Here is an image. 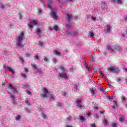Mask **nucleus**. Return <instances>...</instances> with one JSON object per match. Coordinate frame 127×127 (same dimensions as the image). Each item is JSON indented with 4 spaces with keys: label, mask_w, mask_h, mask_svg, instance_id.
Wrapping results in <instances>:
<instances>
[{
    "label": "nucleus",
    "mask_w": 127,
    "mask_h": 127,
    "mask_svg": "<svg viewBox=\"0 0 127 127\" xmlns=\"http://www.w3.org/2000/svg\"><path fill=\"white\" fill-rule=\"evenodd\" d=\"M68 1H74V0H65V2H68Z\"/></svg>",
    "instance_id": "8fccbe9b"
},
{
    "label": "nucleus",
    "mask_w": 127,
    "mask_h": 127,
    "mask_svg": "<svg viewBox=\"0 0 127 127\" xmlns=\"http://www.w3.org/2000/svg\"><path fill=\"white\" fill-rule=\"evenodd\" d=\"M65 127H73L72 125H67Z\"/></svg>",
    "instance_id": "e2e57ef3"
},
{
    "label": "nucleus",
    "mask_w": 127,
    "mask_h": 127,
    "mask_svg": "<svg viewBox=\"0 0 127 127\" xmlns=\"http://www.w3.org/2000/svg\"><path fill=\"white\" fill-rule=\"evenodd\" d=\"M22 87H27V85H26L25 84H22Z\"/></svg>",
    "instance_id": "6e6d98bb"
},
{
    "label": "nucleus",
    "mask_w": 127,
    "mask_h": 127,
    "mask_svg": "<svg viewBox=\"0 0 127 127\" xmlns=\"http://www.w3.org/2000/svg\"><path fill=\"white\" fill-rule=\"evenodd\" d=\"M77 35H78V33L75 32H71V36H77Z\"/></svg>",
    "instance_id": "5701e85b"
},
{
    "label": "nucleus",
    "mask_w": 127,
    "mask_h": 127,
    "mask_svg": "<svg viewBox=\"0 0 127 127\" xmlns=\"http://www.w3.org/2000/svg\"><path fill=\"white\" fill-rule=\"evenodd\" d=\"M117 2L119 4H122L123 3V0H117Z\"/></svg>",
    "instance_id": "393cba45"
},
{
    "label": "nucleus",
    "mask_w": 127,
    "mask_h": 127,
    "mask_svg": "<svg viewBox=\"0 0 127 127\" xmlns=\"http://www.w3.org/2000/svg\"><path fill=\"white\" fill-rule=\"evenodd\" d=\"M107 30H106V32L108 33L111 31V29H112V27L110 25H107Z\"/></svg>",
    "instance_id": "4468645a"
},
{
    "label": "nucleus",
    "mask_w": 127,
    "mask_h": 127,
    "mask_svg": "<svg viewBox=\"0 0 127 127\" xmlns=\"http://www.w3.org/2000/svg\"><path fill=\"white\" fill-rule=\"evenodd\" d=\"M44 60L45 62H48V59H47V58H45V59H44Z\"/></svg>",
    "instance_id": "5fc2aeb1"
},
{
    "label": "nucleus",
    "mask_w": 127,
    "mask_h": 127,
    "mask_svg": "<svg viewBox=\"0 0 127 127\" xmlns=\"http://www.w3.org/2000/svg\"><path fill=\"white\" fill-rule=\"evenodd\" d=\"M103 123L105 124V125H108V121L106 120H103Z\"/></svg>",
    "instance_id": "58836bf2"
},
{
    "label": "nucleus",
    "mask_w": 127,
    "mask_h": 127,
    "mask_svg": "<svg viewBox=\"0 0 127 127\" xmlns=\"http://www.w3.org/2000/svg\"><path fill=\"white\" fill-rule=\"evenodd\" d=\"M108 71H109V72H114V71H116L117 70V68L116 67H109L108 68H107Z\"/></svg>",
    "instance_id": "1a4fd4ad"
},
{
    "label": "nucleus",
    "mask_w": 127,
    "mask_h": 127,
    "mask_svg": "<svg viewBox=\"0 0 127 127\" xmlns=\"http://www.w3.org/2000/svg\"><path fill=\"white\" fill-rule=\"evenodd\" d=\"M38 13H41V12H42V10L40 9H38Z\"/></svg>",
    "instance_id": "a18cd8bd"
},
{
    "label": "nucleus",
    "mask_w": 127,
    "mask_h": 127,
    "mask_svg": "<svg viewBox=\"0 0 127 127\" xmlns=\"http://www.w3.org/2000/svg\"><path fill=\"white\" fill-rule=\"evenodd\" d=\"M25 102L27 105H28V106H30V102H29V101L26 100Z\"/></svg>",
    "instance_id": "473e14b6"
},
{
    "label": "nucleus",
    "mask_w": 127,
    "mask_h": 127,
    "mask_svg": "<svg viewBox=\"0 0 127 127\" xmlns=\"http://www.w3.org/2000/svg\"><path fill=\"white\" fill-rule=\"evenodd\" d=\"M9 88L10 89V90H11V89H13L12 85L11 84H9Z\"/></svg>",
    "instance_id": "09e8293b"
},
{
    "label": "nucleus",
    "mask_w": 127,
    "mask_h": 127,
    "mask_svg": "<svg viewBox=\"0 0 127 127\" xmlns=\"http://www.w3.org/2000/svg\"><path fill=\"white\" fill-rule=\"evenodd\" d=\"M42 118L43 119H46V115L44 114H42Z\"/></svg>",
    "instance_id": "79ce46f5"
},
{
    "label": "nucleus",
    "mask_w": 127,
    "mask_h": 127,
    "mask_svg": "<svg viewBox=\"0 0 127 127\" xmlns=\"http://www.w3.org/2000/svg\"><path fill=\"white\" fill-rule=\"evenodd\" d=\"M26 92V93H27V94H28V95H30L31 96V93H30V92H29V91L27 90Z\"/></svg>",
    "instance_id": "603ef678"
},
{
    "label": "nucleus",
    "mask_w": 127,
    "mask_h": 127,
    "mask_svg": "<svg viewBox=\"0 0 127 127\" xmlns=\"http://www.w3.org/2000/svg\"><path fill=\"white\" fill-rule=\"evenodd\" d=\"M112 127H118V125L116 123H112L111 124Z\"/></svg>",
    "instance_id": "c756f323"
},
{
    "label": "nucleus",
    "mask_w": 127,
    "mask_h": 127,
    "mask_svg": "<svg viewBox=\"0 0 127 127\" xmlns=\"http://www.w3.org/2000/svg\"><path fill=\"white\" fill-rule=\"evenodd\" d=\"M19 60H20V62H24V60H23V59H22V58H20Z\"/></svg>",
    "instance_id": "3c124183"
},
{
    "label": "nucleus",
    "mask_w": 127,
    "mask_h": 127,
    "mask_svg": "<svg viewBox=\"0 0 127 127\" xmlns=\"http://www.w3.org/2000/svg\"><path fill=\"white\" fill-rule=\"evenodd\" d=\"M105 49H108V50H109L110 52H115V50L112 48V47H111V46H110L109 45H107L106 46Z\"/></svg>",
    "instance_id": "0eeeda50"
},
{
    "label": "nucleus",
    "mask_w": 127,
    "mask_h": 127,
    "mask_svg": "<svg viewBox=\"0 0 127 127\" xmlns=\"http://www.w3.org/2000/svg\"><path fill=\"white\" fill-rule=\"evenodd\" d=\"M31 66L34 70H37V67L35 64H31Z\"/></svg>",
    "instance_id": "aec40b11"
},
{
    "label": "nucleus",
    "mask_w": 127,
    "mask_h": 127,
    "mask_svg": "<svg viewBox=\"0 0 127 127\" xmlns=\"http://www.w3.org/2000/svg\"><path fill=\"white\" fill-rule=\"evenodd\" d=\"M48 8L52 9V1H51V0H48Z\"/></svg>",
    "instance_id": "9b49d317"
},
{
    "label": "nucleus",
    "mask_w": 127,
    "mask_h": 127,
    "mask_svg": "<svg viewBox=\"0 0 127 127\" xmlns=\"http://www.w3.org/2000/svg\"><path fill=\"white\" fill-rule=\"evenodd\" d=\"M57 106H59V107H62V104L58 103H57Z\"/></svg>",
    "instance_id": "37998d69"
},
{
    "label": "nucleus",
    "mask_w": 127,
    "mask_h": 127,
    "mask_svg": "<svg viewBox=\"0 0 127 127\" xmlns=\"http://www.w3.org/2000/svg\"><path fill=\"white\" fill-rule=\"evenodd\" d=\"M100 114H102V115L105 114V111H100Z\"/></svg>",
    "instance_id": "13d9d810"
},
{
    "label": "nucleus",
    "mask_w": 127,
    "mask_h": 127,
    "mask_svg": "<svg viewBox=\"0 0 127 127\" xmlns=\"http://www.w3.org/2000/svg\"><path fill=\"white\" fill-rule=\"evenodd\" d=\"M54 53L55 54H56V55H61V53H60V52L57 51V50H55L54 52Z\"/></svg>",
    "instance_id": "6ab92c4d"
},
{
    "label": "nucleus",
    "mask_w": 127,
    "mask_h": 127,
    "mask_svg": "<svg viewBox=\"0 0 127 127\" xmlns=\"http://www.w3.org/2000/svg\"><path fill=\"white\" fill-rule=\"evenodd\" d=\"M92 127H97V126H96V125L95 124H93L92 125Z\"/></svg>",
    "instance_id": "338daca9"
},
{
    "label": "nucleus",
    "mask_w": 127,
    "mask_h": 127,
    "mask_svg": "<svg viewBox=\"0 0 127 127\" xmlns=\"http://www.w3.org/2000/svg\"><path fill=\"white\" fill-rule=\"evenodd\" d=\"M84 67H85L86 69H87V70H89L90 67H88V64H87V63H85L84 65Z\"/></svg>",
    "instance_id": "4be33fe9"
},
{
    "label": "nucleus",
    "mask_w": 127,
    "mask_h": 127,
    "mask_svg": "<svg viewBox=\"0 0 127 127\" xmlns=\"http://www.w3.org/2000/svg\"><path fill=\"white\" fill-rule=\"evenodd\" d=\"M94 35L95 33L91 31L89 32V37H90V38H94Z\"/></svg>",
    "instance_id": "f8f14e48"
},
{
    "label": "nucleus",
    "mask_w": 127,
    "mask_h": 127,
    "mask_svg": "<svg viewBox=\"0 0 127 127\" xmlns=\"http://www.w3.org/2000/svg\"><path fill=\"white\" fill-rule=\"evenodd\" d=\"M122 81V79H121V77H118L117 79V82H121Z\"/></svg>",
    "instance_id": "4c0bfd02"
},
{
    "label": "nucleus",
    "mask_w": 127,
    "mask_h": 127,
    "mask_svg": "<svg viewBox=\"0 0 127 127\" xmlns=\"http://www.w3.org/2000/svg\"><path fill=\"white\" fill-rule=\"evenodd\" d=\"M13 91L14 92H15L16 93V92H17V90H16V88H14V87H13Z\"/></svg>",
    "instance_id": "c03bdc74"
},
{
    "label": "nucleus",
    "mask_w": 127,
    "mask_h": 127,
    "mask_svg": "<svg viewBox=\"0 0 127 127\" xmlns=\"http://www.w3.org/2000/svg\"><path fill=\"white\" fill-rule=\"evenodd\" d=\"M50 15L52 16V18L55 20H56L58 18V16L56 14V12L55 11H53V12L50 13Z\"/></svg>",
    "instance_id": "39448f33"
},
{
    "label": "nucleus",
    "mask_w": 127,
    "mask_h": 127,
    "mask_svg": "<svg viewBox=\"0 0 127 127\" xmlns=\"http://www.w3.org/2000/svg\"><path fill=\"white\" fill-rule=\"evenodd\" d=\"M52 62L54 63V64H56L57 63V60L54 59L52 60Z\"/></svg>",
    "instance_id": "c9c22d12"
},
{
    "label": "nucleus",
    "mask_w": 127,
    "mask_h": 127,
    "mask_svg": "<svg viewBox=\"0 0 127 127\" xmlns=\"http://www.w3.org/2000/svg\"><path fill=\"white\" fill-rule=\"evenodd\" d=\"M99 73L100 75H102V76L104 77V76H105V75L104 74V73L103 72H102V71H99Z\"/></svg>",
    "instance_id": "de8ad7c7"
},
{
    "label": "nucleus",
    "mask_w": 127,
    "mask_h": 127,
    "mask_svg": "<svg viewBox=\"0 0 127 127\" xmlns=\"http://www.w3.org/2000/svg\"><path fill=\"white\" fill-rule=\"evenodd\" d=\"M66 120H67V121H72L71 116H68V117H66Z\"/></svg>",
    "instance_id": "f704fd0d"
},
{
    "label": "nucleus",
    "mask_w": 127,
    "mask_h": 127,
    "mask_svg": "<svg viewBox=\"0 0 127 127\" xmlns=\"http://www.w3.org/2000/svg\"><path fill=\"white\" fill-rule=\"evenodd\" d=\"M3 68L4 69L7 70L8 71H9V72H11V73H14V71H13L12 68L9 67L5 66V65H4Z\"/></svg>",
    "instance_id": "6e6552de"
},
{
    "label": "nucleus",
    "mask_w": 127,
    "mask_h": 127,
    "mask_svg": "<svg viewBox=\"0 0 127 127\" xmlns=\"http://www.w3.org/2000/svg\"><path fill=\"white\" fill-rule=\"evenodd\" d=\"M53 29H54V30H55V31H58V26L57 25H54L53 26Z\"/></svg>",
    "instance_id": "f3484780"
},
{
    "label": "nucleus",
    "mask_w": 127,
    "mask_h": 127,
    "mask_svg": "<svg viewBox=\"0 0 127 127\" xmlns=\"http://www.w3.org/2000/svg\"><path fill=\"white\" fill-rule=\"evenodd\" d=\"M24 37V33L22 32L19 34L18 38L17 39V43L16 44V46L19 48H23L24 45L22 44V40H23V37Z\"/></svg>",
    "instance_id": "f257e3e1"
},
{
    "label": "nucleus",
    "mask_w": 127,
    "mask_h": 127,
    "mask_svg": "<svg viewBox=\"0 0 127 127\" xmlns=\"http://www.w3.org/2000/svg\"><path fill=\"white\" fill-rule=\"evenodd\" d=\"M82 102V100L81 99L76 100V103H77V107L80 109V110H82L83 109V107H82V105L80 104V103Z\"/></svg>",
    "instance_id": "423d86ee"
},
{
    "label": "nucleus",
    "mask_w": 127,
    "mask_h": 127,
    "mask_svg": "<svg viewBox=\"0 0 127 127\" xmlns=\"http://www.w3.org/2000/svg\"><path fill=\"white\" fill-rule=\"evenodd\" d=\"M67 21H69V20L71 19H73V15L72 14L69 15V14H67Z\"/></svg>",
    "instance_id": "ddd939ff"
},
{
    "label": "nucleus",
    "mask_w": 127,
    "mask_h": 127,
    "mask_svg": "<svg viewBox=\"0 0 127 127\" xmlns=\"http://www.w3.org/2000/svg\"><path fill=\"white\" fill-rule=\"evenodd\" d=\"M42 92L43 94H41V97L43 98V99H47V94H48V90L47 89L44 88L42 89Z\"/></svg>",
    "instance_id": "f03ea898"
},
{
    "label": "nucleus",
    "mask_w": 127,
    "mask_h": 127,
    "mask_svg": "<svg viewBox=\"0 0 127 127\" xmlns=\"http://www.w3.org/2000/svg\"><path fill=\"white\" fill-rule=\"evenodd\" d=\"M19 17L20 19H21L22 18V15L21 14H20L19 15Z\"/></svg>",
    "instance_id": "864d4df0"
},
{
    "label": "nucleus",
    "mask_w": 127,
    "mask_h": 127,
    "mask_svg": "<svg viewBox=\"0 0 127 127\" xmlns=\"http://www.w3.org/2000/svg\"><path fill=\"white\" fill-rule=\"evenodd\" d=\"M16 121H20L21 117L19 115H17L15 117Z\"/></svg>",
    "instance_id": "412c9836"
},
{
    "label": "nucleus",
    "mask_w": 127,
    "mask_h": 127,
    "mask_svg": "<svg viewBox=\"0 0 127 127\" xmlns=\"http://www.w3.org/2000/svg\"><path fill=\"white\" fill-rule=\"evenodd\" d=\"M37 32L38 35H40V33H41V31L40 30V29H37Z\"/></svg>",
    "instance_id": "72a5a7b5"
},
{
    "label": "nucleus",
    "mask_w": 127,
    "mask_h": 127,
    "mask_svg": "<svg viewBox=\"0 0 127 127\" xmlns=\"http://www.w3.org/2000/svg\"><path fill=\"white\" fill-rule=\"evenodd\" d=\"M100 89L101 90V91H103L104 90V88L103 87H100Z\"/></svg>",
    "instance_id": "0e129e2a"
},
{
    "label": "nucleus",
    "mask_w": 127,
    "mask_h": 127,
    "mask_svg": "<svg viewBox=\"0 0 127 127\" xmlns=\"http://www.w3.org/2000/svg\"><path fill=\"white\" fill-rule=\"evenodd\" d=\"M59 75L62 79H67L68 78V75L66 73H65V72H63L62 73H59Z\"/></svg>",
    "instance_id": "7ed1b4c3"
},
{
    "label": "nucleus",
    "mask_w": 127,
    "mask_h": 127,
    "mask_svg": "<svg viewBox=\"0 0 127 127\" xmlns=\"http://www.w3.org/2000/svg\"><path fill=\"white\" fill-rule=\"evenodd\" d=\"M34 60H39V57L38 56H34Z\"/></svg>",
    "instance_id": "7c9ffc66"
},
{
    "label": "nucleus",
    "mask_w": 127,
    "mask_h": 127,
    "mask_svg": "<svg viewBox=\"0 0 127 127\" xmlns=\"http://www.w3.org/2000/svg\"><path fill=\"white\" fill-rule=\"evenodd\" d=\"M91 94H94L95 93V91L93 90H91Z\"/></svg>",
    "instance_id": "052dcab7"
},
{
    "label": "nucleus",
    "mask_w": 127,
    "mask_h": 127,
    "mask_svg": "<svg viewBox=\"0 0 127 127\" xmlns=\"http://www.w3.org/2000/svg\"><path fill=\"white\" fill-rule=\"evenodd\" d=\"M39 44L40 46H42V45H43V43L41 42V41H39Z\"/></svg>",
    "instance_id": "a19ab883"
},
{
    "label": "nucleus",
    "mask_w": 127,
    "mask_h": 127,
    "mask_svg": "<svg viewBox=\"0 0 127 127\" xmlns=\"http://www.w3.org/2000/svg\"><path fill=\"white\" fill-rule=\"evenodd\" d=\"M21 77H22L23 78H26V75L24 73H21L20 74Z\"/></svg>",
    "instance_id": "2f4dec72"
},
{
    "label": "nucleus",
    "mask_w": 127,
    "mask_h": 127,
    "mask_svg": "<svg viewBox=\"0 0 127 127\" xmlns=\"http://www.w3.org/2000/svg\"><path fill=\"white\" fill-rule=\"evenodd\" d=\"M66 27H67V28H71V27H72V24L71 23H68L66 25Z\"/></svg>",
    "instance_id": "a878e982"
},
{
    "label": "nucleus",
    "mask_w": 127,
    "mask_h": 127,
    "mask_svg": "<svg viewBox=\"0 0 127 127\" xmlns=\"http://www.w3.org/2000/svg\"><path fill=\"white\" fill-rule=\"evenodd\" d=\"M24 70H25V72H28V69H27V68H24Z\"/></svg>",
    "instance_id": "bf43d9fd"
},
{
    "label": "nucleus",
    "mask_w": 127,
    "mask_h": 127,
    "mask_svg": "<svg viewBox=\"0 0 127 127\" xmlns=\"http://www.w3.org/2000/svg\"><path fill=\"white\" fill-rule=\"evenodd\" d=\"M66 34H67L68 35H71L72 32H70V31H67V32H66Z\"/></svg>",
    "instance_id": "ea45409f"
},
{
    "label": "nucleus",
    "mask_w": 127,
    "mask_h": 127,
    "mask_svg": "<svg viewBox=\"0 0 127 127\" xmlns=\"http://www.w3.org/2000/svg\"><path fill=\"white\" fill-rule=\"evenodd\" d=\"M48 28L50 30H52V27H49Z\"/></svg>",
    "instance_id": "69168bd1"
},
{
    "label": "nucleus",
    "mask_w": 127,
    "mask_h": 127,
    "mask_svg": "<svg viewBox=\"0 0 127 127\" xmlns=\"http://www.w3.org/2000/svg\"><path fill=\"white\" fill-rule=\"evenodd\" d=\"M121 100H122V101H126V97H125L124 96H122Z\"/></svg>",
    "instance_id": "e433bc0d"
},
{
    "label": "nucleus",
    "mask_w": 127,
    "mask_h": 127,
    "mask_svg": "<svg viewBox=\"0 0 127 127\" xmlns=\"http://www.w3.org/2000/svg\"><path fill=\"white\" fill-rule=\"evenodd\" d=\"M49 96L50 100H54V96H53V95L50 94H49Z\"/></svg>",
    "instance_id": "cd10ccee"
},
{
    "label": "nucleus",
    "mask_w": 127,
    "mask_h": 127,
    "mask_svg": "<svg viewBox=\"0 0 127 127\" xmlns=\"http://www.w3.org/2000/svg\"><path fill=\"white\" fill-rule=\"evenodd\" d=\"M32 23L33 24H34V25H37V24H38V22H37V21H36V20H32Z\"/></svg>",
    "instance_id": "a211bd4d"
},
{
    "label": "nucleus",
    "mask_w": 127,
    "mask_h": 127,
    "mask_svg": "<svg viewBox=\"0 0 127 127\" xmlns=\"http://www.w3.org/2000/svg\"><path fill=\"white\" fill-rule=\"evenodd\" d=\"M26 57H28V56H30V54H26Z\"/></svg>",
    "instance_id": "680f3d73"
},
{
    "label": "nucleus",
    "mask_w": 127,
    "mask_h": 127,
    "mask_svg": "<svg viewBox=\"0 0 127 127\" xmlns=\"http://www.w3.org/2000/svg\"><path fill=\"white\" fill-rule=\"evenodd\" d=\"M60 70L63 71V72H64L65 71H66V69H65V67H64L63 65H60Z\"/></svg>",
    "instance_id": "dca6fc26"
},
{
    "label": "nucleus",
    "mask_w": 127,
    "mask_h": 127,
    "mask_svg": "<svg viewBox=\"0 0 127 127\" xmlns=\"http://www.w3.org/2000/svg\"><path fill=\"white\" fill-rule=\"evenodd\" d=\"M10 97L12 98V100H14V96L12 95H10Z\"/></svg>",
    "instance_id": "49530a36"
},
{
    "label": "nucleus",
    "mask_w": 127,
    "mask_h": 127,
    "mask_svg": "<svg viewBox=\"0 0 127 127\" xmlns=\"http://www.w3.org/2000/svg\"><path fill=\"white\" fill-rule=\"evenodd\" d=\"M79 120L81 123L85 122V118L82 116H79Z\"/></svg>",
    "instance_id": "2eb2a0df"
},
{
    "label": "nucleus",
    "mask_w": 127,
    "mask_h": 127,
    "mask_svg": "<svg viewBox=\"0 0 127 127\" xmlns=\"http://www.w3.org/2000/svg\"><path fill=\"white\" fill-rule=\"evenodd\" d=\"M92 19H93V20H96V18L92 17Z\"/></svg>",
    "instance_id": "774afa93"
},
{
    "label": "nucleus",
    "mask_w": 127,
    "mask_h": 127,
    "mask_svg": "<svg viewBox=\"0 0 127 127\" xmlns=\"http://www.w3.org/2000/svg\"><path fill=\"white\" fill-rule=\"evenodd\" d=\"M115 105L113 106V109H116V107H118V103L117 101H114Z\"/></svg>",
    "instance_id": "b1692460"
},
{
    "label": "nucleus",
    "mask_w": 127,
    "mask_h": 127,
    "mask_svg": "<svg viewBox=\"0 0 127 127\" xmlns=\"http://www.w3.org/2000/svg\"><path fill=\"white\" fill-rule=\"evenodd\" d=\"M125 120V117H121L119 119V121L120 122V123H122L123 121Z\"/></svg>",
    "instance_id": "c85d7f7f"
},
{
    "label": "nucleus",
    "mask_w": 127,
    "mask_h": 127,
    "mask_svg": "<svg viewBox=\"0 0 127 127\" xmlns=\"http://www.w3.org/2000/svg\"><path fill=\"white\" fill-rule=\"evenodd\" d=\"M34 73L35 74V75H37V74H38L39 75H43V74H44V73H43V71H42V70H41V69L40 68H37V70L35 71Z\"/></svg>",
    "instance_id": "20e7f679"
},
{
    "label": "nucleus",
    "mask_w": 127,
    "mask_h": 127,
    "mask_svg": "<svg viewBox=\"0 0 127 127\" xmlns=\"http://www.w3.org/2000/svg\"><path fill=\"white\" fill-rule=\"evenodd\" d=\"M27 25H28V27L30 29H32V28H33V26L30 25L29 23H28Z\"/></svg>",
    "instance_id": "bb28decb"
},
{
    "label": "nucleus",
    "mask_w": 127,
    "mask_h": 127,
    "mask_svg": "<svg viewBox=\"0 0 127 127\" xmlns=\"http://www.w3.org/2000/svg\"><path fill=\"white\" fill-rule=\"evenodd\" d=\"M113 49L114 51L115 50V51H120V50H121V47L118 46H115L113 47Z\"/></svg>",
    "instance_id": "9d476101"
},
{
    "label": "nucleus",
    "mask_w": 127,
    "mask_h": 127,
    "mask_svg": "<svg viewBox=\"0 0 127 127\" xmlns=\"http://www.w3.org/2000/svg\"><path fill=\"white\" fill-rule=\"evenodd\" d=\"M0 7H1V8H4V5L2 4L1 5Z\"/></svg>",
    "instance_id": "4d7b16f0"
}]
</instances>
